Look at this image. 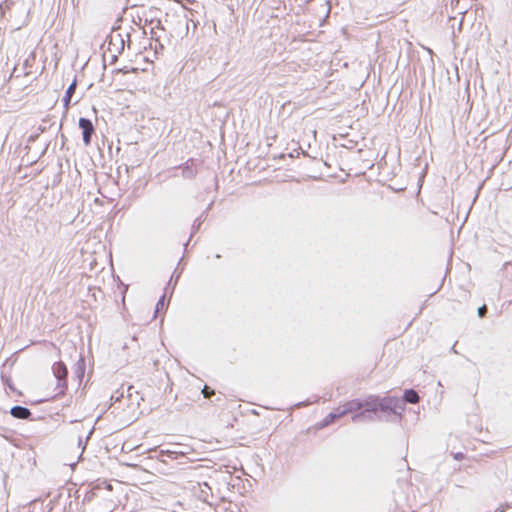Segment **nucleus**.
Instances as JSON below:
<instances>
[{
    "mask_svg": "<svg viewBox=\"0 0 512 512\" xmlns=\"http://www.w3.org/2000/svg\"><path fill=\"white\" fill-rule=\"evenodd\" d=\"M343 417L340 410L337 408L333 409L330 413H328L323 420L320 422L319 427L324 428L332 424L335 420Z\"/></svg>",
    "mask_w": 512,
    "mask_h": 512,
    "instance_id": "8",
    "label": "nucleus"
},
{
    "mask_svg": "<svg viewBox=\"0 0 512 512\" xmlns=\"http://www.w3.org/2000/svg\"><path fill=\"white\" fill-rule=\"evenodd\" d=\"M300 405H301V402L294 404L295 407H299Z\"/></svg>",
    "mask_w": 512,
    "mask_h": 512,
    "instance_id": "24",
    "label": "nucleus"
},
{
    "mask_svg": "<svg viewBox=\"0 0 512 512\" xmlns=\"http://www.w3.org/2000/svg\"><path fill=\"white\" fill-rule=\"evenodd\" d=\"M362 409L368 413H376L381 411L384 413H392L401 416L404 411L402 401L395 396L380 397L377 395H369L361 400Z\"/></svg>",
    "mask_w": 512,
    "mask_h": 512,
    "instance_id": "1",
    "label": "nucleus"
},
{
    "mask_svg": "<svg viewBox=\"0 0 512 512\" xmlns=\"http://www.w3.org/2000/svg\"><path fill=\"white\" fill-rule=\"evenodd\" d=\"M10 414L17 419L26 420L29 419L32 415L31 411L20 405L13 406L10 410Z\"/></svg>",
    "mask_w": 512,
    "mask_h": 512,
    "instance_id": "7",
    "label": "nucleus"
},
{
    "mask_svg": "<svg viewBox=\"0 0 512 512\" xmlns=\"http://www.w3.org/2000/svg\"><path fill=\"white\" fill-rule=\"evenodd\" d=\"M108 50L114 53H121L124 50V39L119 32L111 33Z\"/></svg>",
    "mask_w": 512,
    "mask_h": 512,
    "instance_id": "4",
    "label": "nucleus"
},
{
    "mask_svg": "<svg viewBox=\"0 0 512 512\" xmlns=\"http://www.w3.org/2000/svg\"><path fill=\"white\" fill-rule=\"evenodd\" d=\"M92 262H90V265L92 266L93 265V262L95 261V258H92Z\"/></svg>",
    "mask_w": 512,
    "mask_h": 512,
    "instance_id": "26",
    "label": "nucleus"
},
{
    "mask_svg": "<svg viewBox=\"0 0 512 512\" xmlns=\"http://www.w3.org/2000/svg\"><path fill=\"white\" fill-rule=\"evenodd\" d=\"M455 346H456V342H455V343L452 345V347H451V351H452L453 353H457V351H456V349H455Z\"/></svg>",
    "mask_w": 512,
    "mask_h": 512,
    "instance_id": "20",
    "label": "nucleus"
},
{
    "mask_svg": "<svg viewBox=\"0 0 512 512\" xmlns=\"http://www.w3.org/2000/svg\"><path fill=\"white\" fill-rule=\"evenodd\" d=\"M175 454V452H172V451H167V455L172 457V455Z\"/></svg>",
    "mask_w": 512,
    "mask_h": 512,
    "instance_id": "22",
    "label": "nucleus"
},
{
    "mask_svg": "<svg viewBox=\"0 0 512 512\" xmlns=\"http://www.w3.org/2000/svg\"><path fill=\"white\" fill-rule=\"evenodd\" d=\"M79 127L82 129L83 141L85 145H89L91 142L92 134L94 133V126L92 122L87 118H80Z\"/></svg>",
    "mask_w": 512,
    "mask_h": 512,
    "instance_id": "5",
    "label": "nucleus"
},
{
    "mask_svg": "<svg viewBox=\"0 0 512 512\" xmlns=\"http://www.w3.org/2000/svg\"><path fill=\"white\" fill-rule=\"evenodd\" d=\"M165 306V296L163 295L157 302L156 308H155V314L158 313L160 310H162Z\"/></svg>",
    "mask_w": 512,
    "mask_h": 512,
    "instance_id": "14",
    "label": "nucleus"
},
{
    "mask_svg": "<svg viewBox=\"0 0 512 512\" xmlns=\"http://www.w3.org/2000/svg\"><path fill=\"white\" fill-rule=\"evenodd\" d=\"M512 507V503L509 504V503H506L505 505H501L500 507H498L495 512H505L508 508Z\"/></svg>",
    "mask_w": 512,
    "mask_h": 512,
    "instance_id": "17",
    "label": "nucleus"
},
{
    "mask_svg": "<svg viewBox=\"0 0 512 512\" xmlns=\"http://www.w3.org/2000/svg\"><path fill=\"white\" fill-rule=\"evenodd\" d=\"M451 259L452 258H449V262L447 263V268L451 265Z\"/></svg>",
    "mask_w": 512,
    "mask_h": 512,
    "instance_id": "23",
    "label": "nucleus"
},
{
    "mask_svg": "<svg viewBox=\"0 0 512 512\" xmlns=\"http://www.w3.org/2000/svg\"><path fill=\"white\" fill-rule=\"evenodd\" d=\"M53 374L55 378L57 379V386L56 390L58 391V394H64V392L67 389V368L66 365L63 362H56L54 363L53 367Z\"/></svg>",
    "mask_w": 512,
    "mask_h": 512,
    "instance_id": "2",
    "label": "nucleus"
},
{
    "mask_svg": "<svg viewBox=\"0 0 512 512\" xmlns=\"http://www.w3.org/2000/svg\"><path fill=\"white\" fill-rule=\"evenodd\" d=\"M351 419L353 422L358 423V422H364L366 420H372V417H371V415L368 414V412H366L365 410H362L360 412L355 413L351 417Z\"/></svg>",
    "mask_w": 512,
    "mask_h": 512,
    "instance_id": "13",
    "label": "nucleus"
},
{
    "mask_svg": "<svg viewBox=\"0 0 512 512\" xmlns=\"http://www.w3.org/2000/svg\"><path fill=\"white\" fill-rule=\"evenodd\" d=\"M74 373H75L76 377L79 379V381L81 382L82 378L84 377V373H85V362H84L83 358H80L77 361Z\"/></svg>",
    "mask_w": 512,
    "mask_h": 512,
    "instance_id": "10",
    "label": "nucleus"
},
{
    "mask_svg": "<svg viewBox=\"0 0 512 512\" xmlns=\"http://www.w3.org/2000/svg\"><path fill=\"white\" fill-rule=\"evenodd\" d=\"M198 485L200 487L199 498L201 500H203L204 502H207L208 497H209V492L211 491V487L208 485L207 482L199 483Z\"/></svg>",
    "mask_w": 512,
    "mask_h": 512,
    "instance_id": "11",
    "label": "nucleus"
},
{
    "mask_svg": "<svg viewBox=\"0 0 512 512\" xmlns=\"http://www.w3.org/2000/svg\"><path fill=\"white\" fill-rule=\"evenodd\" d=\"M455 460H462L464 458V454L462 452H457L453 454Z\"/></svg>",
    "mask_w": 512,
    "mask_h": 512,
    "instance_id": "19",
    "label": "nucleus"
},
{
    "mask_svg": "<svg viewBox=\"0 0 512 512\" xmlns=\"http://www.w3.org/2000/svg\"><path fill=\"white\" fill-rule=\"evenodd\" d=\"M75 89H76V80H74L68 87V89L66 90V94L63 98V102H64V105L65 107H68L69 106V103L71 101V97L72 95L74 94L75 92Z\"/></svg>",
    "mask_w": 512,
    "mask_h": 512,
    "instance_id": "12",
    "label": "nucleus"
},
{
    "mask_svg": "<svg viewBox=\"0 0 512 512\" xmlns=\"http://www.w3.org/2000/svg\"><path fill=\"white\" fill-rule=\"evenodd\" d=\"M177 270L178 269L176 268L175 271L173 272V274L171 276V279H170V282L174 279L175 283H176L178 278L180 277V272H178Z\"/></svg>",
    "mask_w": 512,
    "mask_h": 512,
    "instance_id": "18",
    "label": "nucleus"
},
{
    "mask_svg": "<svg viewBox=\"0 0 512 512\" xmlns=\"http://www.w3.org/2000/svg\"><path fill=\"white\" fill-rule=\"evenodd\" d=\"M338 409L342 413V416H344L348 413L356 412V411L362 409L361 400L360 399L350 400V401L346 402L344 405L339 406Z\"/></svg>",
    "mask_w": 512,
    "mask_h": 512,
    "instance_id": "6",
    "label": "nucleus"
},
{
    "mask_svg": "<svg viewBox=\"0 0 512 512\" xmlns=\"http://www.w3.org/2000/svg\"><path fill=\"white\" fill-rule=\"evenodd\" d=\"M324 165H325V166H328V167H331V165H330V164H328L327 162H324Z\"/></svg>",
    "mask_w": 512,
    "mask_h": 512,
    "instance_id": "25",
    "label": "nucleus"
},
{
    "mask_svg": "<svg viewBox=\"0 0 512 512\" xmlns=\"http://www.w3.org/2000/svg\"><path fill=\"white\" fill-rule=\"evenodd\" d=\"M400 401H402L404 407L405 403L416 404L419 401V395L414 389H406Z\"/></svg>",
    "mask_w": 512,
    "mask_h": 512,
    "instance_id": "9",
    "label": "nucleus"
},
{
    "mask_svg": "<svg viewBox=\"0 0 512 512\" xmlns=\"http://www.w3.org/2000/svg\"><path fill=\"white\" fill-rule=\"evenodd\" d=\"M106 259V262L109 263L110 265H112V257H109V258H105Z\"/></svg>",
    "mask_w": 512,
    "mask_h": 512,
    "instance_id": "21",
    "label": "nucleus"
},
{
    "mask_svg": "<svg viewBox=\"0 0 512 512\" xmlns=\"http://www.w3.org/2000/svg\"><path fill=\"white\" fill-rule=\"evenodd\" d=\"M321 165L319 161L315 159L306 158L303 163L304 174L303 176L308 179H318L322 176V173H317L316 167Z\"/></svg>",
    "mask_w": 512,
    "mask_h": 512,
    "instance_id": "3",
    "label": "nucleus"
},
{
    "mask_svg": "<svg viewBox=\"0 0 512 512\" xmlns=\"http://www.w3.org/2000/svg\"><path fill=\"white\" fill-rule=\"evenodd\" d=\"M487 313V306L485 304H483L482 306H480L478 309H477V314L480 318H483L485 317Z\"/></svg>",
    "mask_w": 512,
    "mask_h": 512,
    "instance_id": "15",
    "label": "nucleus"
},
{
    "mask_svg": "<svg viewBox=\"0 0 512 512\" xmlns=\"http://www.w3.org/2000/svg\"><path fill=\"white\" fill-rule=\"evenodd\" d=\"M202 393L205 398H210L214 394V391L205 385L204 388L202 389Z\"/></svg>",
    "mask_w": 512,
    "mask_h": 512,
    "instance_id": "16",
    "label": "nucleus"
}]
</instances>
